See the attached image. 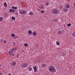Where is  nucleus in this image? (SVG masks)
I'll return each instance as SVG.
<instances>
[{
    "label": "nucleus",
    "instance_id": "nucleus-1",
    "mask_svg": "<svg viewBox=\"0 0 75 75\" xmlns=\"http://www.w3.org/2000/svg\"><path fill=\"white\" fill-rule=\"evenodd\" d=\"M48 70L50 72L52 73H54L56 72L55 68L52 66H50L48 67Z\"/></svg>",
    "mask_w": 75,
    "mask_h": 75
},
{
    "label": "nucleus",
    "instance_id": "nucleus-2",
    "mask_svg": "<svg viewBox=\"0 0 75 75\" xmlns=\"http://www.w3.org/2000/svg\"><path fill=\"white\" fill-rule=\"evenodd\" d=\"M19 13L20 14H22V15L25 14H26V11L24 10H20L19 11Z\"/></svg>",
    "mask_w": 75,
    "mask_h": 75
},
{
    "label": "nucleus",
    "instance_id": "nucleus-3",
    "mask_svg": "<svg viewBox=\"0 0 75 75\" xmlns=\"http://www.w3.org/2000/svg\"><path fill=\"white\" fill-rule=\"evenodd\" d=\"M52 12L54 14H58V10L57 9H53L52 10Z\"/></svg>",
    "mask_w": 75,
    "mask_h": 75
},
{
    "label": "nucleus",
    "instance_id": "nucleus-4",
    "mask_svg": "<svg viewBox=\"0 0 75 75\" xmlns=\"http://www.w3.org/2000/svg\"><path fill=\"white\" fill-rule=\"evenodd\" d=\"M28 65V64H27V63H25V62L22 63L21 64V66L22 67H23V68L27 67Z\"/></svg>",
    "mask_w": 75,
    "mask_h": 75
},
{
    "label": "nucleus",
    "instance_id": "nucleus-5",
    "mask_svg": "<svg viewBox=\"0 0 75 75\" xmlns=\"http://www.w3.org/2000/svg\"><path fill=\"white\" fill-rule=\"evenodd\" d=\"M14 51V49H12L9 52V55H11L12 54V53H13V52Z\"/></svg>",
    "mask_w": 75,
    "mask_h": 75
},
{
    "label": "nucleus",
    "instance_id": "nucleus-6",
    "mask_svg": "<svg viewBox=\"0 0 75 75\" xmlns=\"http://www.w3.org/2000/svg\"><path fill=\"white\" fill-rule=\"evenodd\" d=\"M16 63L15 62H11V65H12V66H14L16 65Z\"/></svg>",
    "mask_w": 75,
    "mask_h": 75
},
{
    "label": "nucleus",
    "instance_id": "nucleus-7",
    "mask_svg": "<svg viewBox=\"0 0 75 75\" xmlns=\"http://www.w3.org/2000/svg\"><path fill=\"white\" fill-rule=\"evenodd\" d=\"M61 56H62V57H65V56H66V54L65 53L63 52V53H62L61 54Z\"/></svg>",
    "mask_w": 75,
    "mask_h": 75
},
{
    "label": "nucleus",
    "instance_id": "nucleus-8",
    "mask_svg": "<svg viewBox=\"0 0 75 75\" xmlns=\"http://www.w3.org/2000/svg\"><path fill=\"white\" fill-rule=\"evenodd\" d=\"M65 7L67 8H70V6L69 4H67L66 5Z\"/></svg>",
    "mask_w": 75,
    "mask_h": 75
},
{
    "label": "nucleus",
    "instance_id": "nucleus-9",
    "mask_svg": "<svg viewBox=\"0 0 75 75\" xmlns=\"http://www.w3.org/2000/svg\"><path fill=\"white\" fill-rule=\"evenodd\" d=\"M15 11V10L12 9H10L9 10V12H10V13H13V12H14Z\"/></svg>",
    "mask_w": 75,
    "mask_h": 75
},
{
    "label": "nucleus",
    "instance_id": "nucleus-10",
    "mask_svg": "<svg viewBox=\"0 0 75 75\" xmlns=\"http://www.w3.org/2000/svg\"><path fill=\"white\" fill-rule=\"evenodd\" d=\"M12 8V9H14V10H17V7L16 6V7H14V6H12L11 7Z\"/></svg>",
    "mask_w": 75,
    "mask_h": 75
},
{
    "label": "nucleus",
    "instance_id": "nucleus-11",
    "mask_svg": "<svg viewBox=\"0 0 75 75\" xmlns=\"http://www.w3.org/2000/svg\"><path fill=\"white\" fill-rule=\"evenodd\" d=\"M4 16L5 17V18H7V17H8V13H5Z\"/></svg>",
    "mask_w": 75,
    "mask_h": 75
},
{
    "label": "nucleus",
    "instance_id": "nucleus-12",
    "mask_svg": "<svg viewBox=\"0 0 75 75\" xmlns=\"http://www.w3.org/2000/svg\"><path fill=\"white\" fill-rule=\"evenodd\" d=\"M63 10L64 11V12H66L67 11H68V10L67 8H63Z\"/></svg>",
    "mask_w": 75,
    "mask_h": 75
},
{
    "label": "nucleus",
    "instance_id": "nucleus-13",
    "mask_svg": "<svg viewBox=\"0 0 75 75\" xmlns=\"http://www.w3.org/2000/svg\"><path fill=\"white\" fill-rule=\"evenodd\" d=\"M46 66H47V65L45 64H42V68H45L46 67Z\"/></svg>",
    "mask_w": 75,
    "mask_h": 75
},
{
    "label": "nucleus",
    "instance_id": "nucleus-14",
    "mask_svg": "<svg viewBox=\"0 0 75 75\" xmlns=\"http://www.w3.org/2000/svg\"><path fill=\"white\" fill-rule=\"evenodd\" d=\"M33 69L35 72H37V67L36 66L34 67Z\"/></svg>",
    "mask_w": 75,
    "mask_h": 75
},
{
    "label": "nucleus",
    "instance_id": "nucleus-15",
    "mask_svg": "<svg viewBox=\"0 0 75 75\" xmlns=\"http://www.w3.org/2000/svg\"><path fill=\"white\" fill-rule=\"evenodd\" d=\"M4 7H7V3H6V2H5L4 4Z\"/></svg>",
    "mask_w": 75,
    "mask_h": 75
},
{
    "label": "nucleus",
    "instance_id": "nucleus-16",
    "mask_svg": "<svg viewBox=\"0 0 75 75\" xmlns=\"http://www.w3.org/2000/svg\"><path fill=\"white\" fill-rule=\"evenodd\" d=\"M28 34L29 35H31L32 34V31L31 30H30L28 32Z\"/></svg>",
    "mask_w": 75,
    "mask_h": 75
},
{
    "label": "nucleus",
    "instance_id": "nucleus-17",
    "mask_svg": "<svg viewBox=\"0 0 75 75\" xmlns=\"http://www.w3.org/2000/svg\"><path fill=\"white\" fill-rule=\"evenodd\" d=\"M49 3L48 1H46L45 3L46 6H48Z\"/></svg>",
    "mask_w": 75,
    "mask_h": 75
},
{
    "label": "nucleus",
    "instance_id": "nucleus-18",
    "mask_svg": "<svg viewBox=\"0 0 75 75\" xmlns=\"http://www.w3.org/2000/svg\"><path fill=\"white\" fill-rule=\"evenodd\" d=\"M39 8L40 9H42L44 8V6L43 5H41L40 6Z\"/></svg>",
    "mask_w": 75,
    "mask_h": 75
},
{
    "label": "nucleus",
    "instance_id": "nucleus-19",
    "mask_svg": "<svg viewBox=\"0 0 75 75\" xmlns=\"http://www.w3.org/2000/svg\"><path fill=\"white\" fill-rule=\"evenodd\" d=\"M33 35H34V36H35V35H36V32H33Z\"/></svg>",
    "mask_w": 75,
    "mask_h": 75
},
{
    "label": "nucleus",
    "instance_id": "nucleus-20",
    "mask_svg": "<svg viewBox=\"0 0 75 75\" xmlns=\"http://www.w3.org/2000/svg\"><path fill=\"white\" fill-rule=\"evenodd\" d=\"M28 70L29 71H32V68H29L28 69Z\"/></svg>",
    "mask_w": 75,
    "mask_h": 75
},
{
    "label": "nucleus",
    "instance_id": "nucleus-21",
    "mask_svg": "<svg viewBox=\"0 0 75 75\" xmlns=\"http://www.w3.org/2000/svg\"><path fill=\"white\" fill-rule=\"evenodd\" d=\"M57 45H60V43H59V42H56Z\"/></svg>",
    "mask_w": 75,
    "mask_h": 75
},
{
    "label": "nucleus",
    "instance_id": "nucleus-22",
    "mask_svg": "<svg viewBox=\"0 0 75 75\" xmlns=\"http://www.w3.org/2000/svg\"><path fill=\"white\" fill-rule=\"evenodd\" d=\"M24 45H25V47H28L29 46L28 45V44L25 43L24 44Z\"/></svg>",
    "mask_w": 75,
    "mask_h": 75
},
{
    "label": "nucleus",
    "instance_id": "nucleus-23",
    "mask_svg": "<svg viewBox=\"0 0 75 75\" xmlns=\"http://www.w3.org/2000/svg\"><path fill=\"white\" fill-rule=\"evenodd\" d=\"M12 20H16V18L14 17H12L11 18Z\"/></svg>",
    "mask_w": 75,
    "mask_h": 75
},
{
    "label": "nucleus",
    "instance_id": "nucleus-24",
    "mask_svg": "<svg viewBox=\"0 0 75 75\" xmlns=\"http://www.w3.org/2000/svg\"><path fill=\"white\" fill-rule=\"evenodd\" d=\"M67 25L68 27H70V26L71 25V24L70 23H69V24H67Z\"/></svg>",
    "mask_w": 75,
    "mask_h": 75
},
{
    "label": "nucleus",
    "instance_id": "nucleus-25",
    "mask_svg": "<svg viewBox=\"0 0 75 75\" xmlns=\"http://www.w3.org/2000/svg\"><path fill=\"white\" fill-rule=\"evenodd\" d=\"M3 20V17H0V21H2Z\"/></svg>",
    "mask_w": 75,
    "mask_h": 75
},
{
    "label": "nucleus",
    "instance_id": "nucleus-26",
    "mask_svg": "<svg viewBox=\"0 0 75 75\" xmlns=\"http://www.w3.org/2000/svg\"><path fill=\"white\" fill-rule=\"evenodd\" d=\"M40 13H44V10H41L40 11Z\"/></svg>",
    "mask_w": 75,
    "mask_h": 75
},
{
    "label": "nucleus",
    "instance_id": "nucleus-27",
    "mask_svg": "<svg viewBox=\"0 0 75 75\" xmlns=\"http://www.w3.org/2000/svg\"><path fill=\"white\" fill-rule=\"evenodd\" d=\"M72 34L73 37H75V32L73 33Z\"/></svg>",
    "mask_w": 75,
    "mask_h": 75
},
{
    "label": "nucleus",
    "instance_id": "nucleus-28",
    "mask_svg": "<svg viewBox=\"0 0 75 75\" xmlns=\"http://www.w3.org/2000/svg\"><path fill=\"white\" fill-rule=\"evenodd\" d=\"M57 33L58 34H61V32L59 31Z\"/></svg>",
    "mask_w": 75,
    "mask_h": 75
},
{
    "label": "nucleus",
    "instance_id": "nucleus-29",
    "mask_svg": "<svg viewBox=\"0 0 75 75\" xmlns=\"http://www.w3.org/2000/svg\"><path fill=\"white\" fill-rule=\"evenodd\" d=\"M11 35L12 36V37H14L15 36V34H11Z\"/></svg>",
    "mask_w": 75,
    "mask_h": 75
},
{
    "label": "nucleus",
    "instance_id": "nucleus-30",
    "mask_svg": "<svg viewBox=\"0 0 75 75\" xmlns=\"http://www.w3.org/2000/svg\"><path fill=\"white\" fill-rule=\"evenodd\" d=\"M62 8V6H59V8Z\"/></svg>",
    "mask_w": 75,
    "mask_h": 75
},
{
    "label": "nucleus",
    "instance_id": "nucleus-31",
    "mask_svg": "<svg viewBox=\"0 0 75 75\" xmlns=\"http://www.w3.org/2000/svg\"><path fill=\"white\" fill-rule=\"evenodd\" d=\"M57 20V19H54V22H55Z\"/></svg>",
    "mask_w": 75,
    "mask_h": 75
},
{
    "label": "nucleus",
    "instance_id": "nucleus-32",
    "mask_svg": "<svg viewBox=\"0 0 75 75\" xmlns=\"http://www.w3.org/2000/svg\"><path fill=\"white\" fill-rule=\"evenodd\" d=\"M33 14V12H31L29 13V15H32Z\"/></svg>",
    "mask_w": 75,
    "mask_h": 75
},
{
    "label": "nucleus",
    "instance_id": "nucleus-33",
    "mask_svg": "<svg viewBox=\"0 0 75 75\" xmlns=\"http://www.w3.org/2000/svg\"><path fill=\"white\" fill-rule=\"evenodd\" d=\"M62 33H64V30H62Z\"/></svg>",
    "mask_w": 75,
    "mask_h": 75
},
{
    "label": "nucleus",
    "instance_id": "nucleus-34",
    "mask_svg": "<svg viewBox=\"0 0 75 75\" xmlns=\"http://www.w3.org/2000/svg\"><path fill=\"white\" fill-rule=\"evenodd\" d=\"M0 75H3V73H0Z\"/></svg>",
    "mask_w": 75,
    "mask_h": 75
},
{
    "label": "nucleus",
    "instance_id": "nucleus-35",
    "mask_svg": "<svg viewBox=\"0 0 75 75\" xmlns=\"http://www.w3.org/2000/svg\"><path fill=\"white\" fill-rule=\"evenodd\" d=\"M13 51H16V48H14V49H13Z\"/></svg>",
    "mask_w": 75,
    "mask_h": 75
},
{
    "label": "nucleus",
    "instance_id": "nucleus-36",
    "mask_svg": "<svg viewBox=\"0 0 75 75\" xmlns=\"http://www.w3.org/2000/svg\"><path fill=\"white\" fill-rule=\"evenodd\" d=\"M1 66H2V64H0V67H1Z\"/></svg>",
    "mask_w": 75,
    "mask_h": 75
},
{
    "label": "nucleus",
    "instance_id": "nucleus-37",
    "mask_svg": "<svg viewBox=\"0 0 75 75\" xmlns=\"http://www.w3.org/2000/svg\"><path fill=\"white\" fill-rule=\"evenodd\" d=\"M4 42L5 43V42H6V40L4 41Z\"/></svg>",
    "mask_w": 75,
    "mask_h": 75
},
{
    "label": "nucleus",
    "instance_id": "nucleus-38",
    "mask_svg": "<svg viewBox=\"0 0 75 75\" xmlns=\"http://www.w3.org/2000/svg\"><path fill=\"white\" fill-rule=\"evenodd\" d=\"M12 56H14V54H12Z\"/></svg>",
    "mask_w": 75,
    "mask_h": 75
},
{
    "label": "nucleus",
    "instance_id": "nucleus-39",
    "mask_svg": "<svg viewBox=\"0 0 75 75\" xmlns=\"http://www.w3.org/2000/svg\"><path fill=\"white\" fill-rule=\"evenodd\" d=\"M74 6L75 7V3H74Z\"/></svg>",
    "mask_w": 75,
    "mask_h": 75
},
{
    "label": "nucleus",
    "instance_id": "nucleus-40",
    "mask_svg": "<svg viewBox=\"0 0 75 75\" xmlns=\"http://www.w3.org/2000/svg\"><path fill=\"white\" fill-rule=\"evenodd\" d=\"M13 45H15V43H14V42H13Z\"/></svg>",
    "mask_w": 75,
    "mask_h": 75
},
{
    "label": "nucleus",
    "instance_id": "nucleus-41",
    "mask_svg": "<svg viewBox=\"0 0 75 75\" xmlns=\"http://www.w3.org/2000/svg\"><path fill=\"white\" fill-rule=\"evenodd\" d=\"M19 55V54H17L18 56H17V57H18Z\"/></svg>",
    "mask_w": 75,
    "mask_h": 75
},
{
    "label": "nucleus",
    "instance_id": "nucleus-42",
    "mask_svg": "<svg viewBox=\"0 0 75 75\" xmlns=\"http://www.w3.org/2000/svg\"><path fill=\"white\" fill-rule=\"evenodd\" d=\"M8 75H11V74L10 73Z\"/></svg>",
    "mask_w": 75,
    "mask_h": 75
},
{
    "label": "nucleus",
    "instance_id": "nucleus-43",
    "mask_svg": "<svg viewBox=\"0 0 75 75\" xmlns=\"http://www.w3.org/2000/svg\"><path fill=\"white\" fill-rule=\"evenodd\" d=\"M68 1H69L70 0H67Z\"/></svg>",
    "mask_w": 75,
    "mask_h": 75
},
{
    "label": "nucleus",
    "instance_id": "nucleus-44",
    "mask_svg": "<svg viewBox=\"0 0 75 75\" xmlns=\"http://www.w3.org/2000/svg\"><path fill=\"white\" fill-rule=\"evenodd\" d=\"M38 11H40V10L39 9V10H38Z\"/></svg>",
    "mask_w": 75,
    "mask_h": 75
}]
</instances>
